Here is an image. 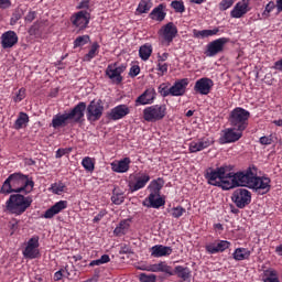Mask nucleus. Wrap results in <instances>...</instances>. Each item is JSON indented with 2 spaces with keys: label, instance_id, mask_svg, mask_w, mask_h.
I'll return each instance as SVG.
<instances>
[{
  "label": "nucleus",
  "instance_id": "nucleus-1",
  "mask_svg": "<svg viewBox=\"0 0 282 282\" xmlns=\"http://www.w3.org/2000/svg\"><path fill=\"white\" fill-rule=\"evenodd\" d=\"M272 180L268 176H257L256 167H248L245 171L239 172L238 176V187L243 186L246 188H251L258 195H265L270 193L272 188Z\"/></svg>",
  "mask_w": 282,
  "mask_h": 282
},
{
  "label": "nucleus",
  "instance_id": "nucleus-2",
  "mask_svg": "<svg viewBox=\"0 0 282 282\" xmlns=\"http://www.w3.org/2000/svg\"><path fill=\"white\" fill-rule=\"evenodd\" d=\"M228 166H220L217 169H208L205 177L212 186H219L223 191H230L237 188L239 184V172H229Z\"/></svg>",
  "mask_w": 282,
  "mask_h": 282
},
{
  "label": "nucleus",
  "instance_id": "nucleus-3",
  "mask_svg": "<svg viewBox=\"0 0 282 282\" xmlns=\"http://www.w3.org/2000/svg\"><path fill=\"white\" fill-rule=\"evenodd\" d=\"M34 191V181L22 173H13L3 182L1 195H11V193H32Z\"/></svg>",
  "mask_w": 282,
  "mask_h": 282
},
{
  "label": "nucleus",
  "instance_id": "nucleus-4",
  "mask_svg": "<svg viewBox=\"0 0 282 282\" xmlns=\"http://www.w3.org/2000/svg\"><path fill=\"white\" fill-rule=\"evenodd\" d=\"M32 196L12 194L6 203L7 210L12 215H23L32 206Z\"/></svg>",
  "mask_w": 282,
  "mask_h": 282
},
{
  "label": "nucleus",
  "instance_id": "nucleus-5",
  "mask_svg": "<svg viewBox=\"0 0 282 282\" xmlns=\"http://www.w3.org/2000/svg\"><path fill=\"white\" fill-rule=\"evenodd\" d=\"M249 119L250 111L238 107L230 112L229 123L231 127H235L237 131H246V129H248Z\"/></svg>",
  "mask_w": 282,
  "mask_h": 282
},
{
  "label": "nucleus",
  "instance_id": "nucleus-6",
  "mask_svg": "<svg viewBox=\"0 0 282 282\" xmlns=\"http://www.w3.org/2000/svg\"><path fill=\"white\" fill-rule=\"evenodd\" d=\"M166 117V105H153L143 109L145 122H159Z\"/></svg>",
  "mask_w": 282,
  "mask_h": 282
},
{
  "label": "nucleus",
  "instance_id": "nucleus-7",
  "mask_svg": "<svg viewBox=\"0 0 282 282\" xmlns=\"http://www.w3.org/2000/svg\"><path fill=\"white\" fill-rule=\"evenodd\" d=\"M151 182V176L147 173H135L130 175V180L128 182L129 191L131 193H135L138 191H142L147 184Z\"/></svg>",
  "mask_w": 282,
  "mask_h": 282
},
{
  "label": "nucleus",
  "instance_id": "nucleus-8",
  "mask_svg": "<svg viewBox=\"0 0 282 282\" xmlns=\"http://www.w3.org/2000/svg\"><path fill=\"white\" fill-rule=\"evenodd\" d=\"M127 69V66L124 64L118 65V63L109 64L105 70L106 76L111 80V83H115V85H120L122 83V74H124V70Z\"/></svg>",
  "mask_w": 282,
  "mask_h": 282
},
{
  "label": "nucleus",
  "instance_id": "nucleus-9",
  "mask_svg": "<svg viewBox=\"0 0 282 282\" xmlns=\"http://www.w3.org/2000/svg\"><path fill=\"white\" fill-rule=\"evenodd\" d=\"M231 200L237 208H246L252 202V193L246 188H238L232 193Z\"/></svg>",
  "mask_w": 282,
  "mask_h": 282
},
{
  "label": "nucleus",
  "instance_id": "nucleus-10",
  "mask_svg": "<svg viewBox=\"0 0 282 282\" xmlns=\"http://www.w3.org/2000/svg\"><path fill=\"white\" fill-rule=\"evenodd\" d=\"M102 111H105V106H102V100H93L86 108V116L89 122H96L99 118H102Z\"/></svg>",
  "mask_w": 282,
  "mask_h": 282
},
{
  "label": "nucleus",
  "instance_id": "nucleus-11",
  "mask_svg": "<svg viewBox=\"0 0 282 282\" xmlns=\"http://www.w3.org/2000/svg\"><path fill=\"white\" fill-rule=\"evenodd\" d=\"M228 41H229L228 37H219L217 40L212 41L210 43L207 44L205 55L208 56L209 58H213V56H217V54H221Z\"/></svg>",
  "mask_w": 282,
  "mask_h": 282
},
{
  "label": "nucleus",
  "instance_id": "nucleus-12",
  "mask_svg": "<svg viewBox=\"0 0 282 282\" xmlns=\"http://www.w3.org/2000/svg\"><path fill=\"white\" fill-rule=\"evenodd\" d=\"M39 237L34 236L26 242V247L22 254L24 259H39L41 252L39 251Z\"/></svg>",
  "mask_w": 282,
  "mask_h": 282
},
{
  "label": "nucleus",
  "instance_id": "nucleus-13",
  "mask_svg": "<svg viewBox=\"0 0 282 282\" xmlns=\"http://www.w3.org/2000/svg\"><path fill=\"white\" fill-rule=\"evenodd\" d=\"M159 36L162 37V41L167 45L173 43V39L177 36V26L173 22H170L159 30Z\"/></svg>",
  "mask_w": 282,
  "mask_h": 282
},
{
  "label": "nucleus",
  "instance_id": "nucleus-14",
  "mask_svg": "<svg viewBox=\"0 0 282 282\" xmlns=\"http://www.w3.org/2000/svg\"><path fill=\"white\" fill-rule=\"evenodd\" d=\"M215 143V140L210 137H203L197 141H192L189 143L188 150L189 153H199V151H204V149H208L212 144Z\"/></svg>",
  "mask_w": 282,
  "mask_h": 282
},
{
  "label": "nucleus",
  "instance_id": "nucleus-15",
  "mask_svg": "<svg viewBox=\"0 0 282 282\" xmlns=\"http://www.w3.org/2000/svg\"><path fill=\"white\" fill-rule=\"evenodd\" d=\"M243 135V130H237V128L232 127L224 130L223 138L220 139L223 144H230L232 142H237L241 140Z\"/></svg>",
  "mask_w": 282,
  "mask_h": 282
},
{
  "label": "nucleus",
  "instance_id": "nucleus-16",
  "mask_svg": "<svg viewBox=\"0 0 282 282\" xmlns=\"http://www.w3.org/2000/svg\"><path fill=\"white\" fill-rule=\"evenodd\" d=\"M214 85H215V83L213 82V79L203 77V78L196 80L194 90L197 94H200V96H208V94H210V90L213 89Z\"/></svg>",
  "mask_w": 282,
  "mask_h": 282
},
{
  "label": "nucleus",
  "instance_id": "nucleus-17",
  "mask_svg": "<svg viewBox=\"0 0 282 282\" xmlns=\"http://www.w3.org/2000/svg\"><path fill=\"white\" fill-rule=\"evenodd\" d=\"M145 272H163L167 276H173V267L169 265L166 261H160L159 263L150 264L148 267L141 268Z\"/></svg>",
  "mask_w": 282,
  "mask_h": 282
},
{
  "label": "nucleus",
  "instance_id": "nucleus-18",
  "mask_svg": "<svg viewBox=\"0 0 282 282\" xmlns=\"http://www.w3.org/2000/svg\"><path fill=\"white\" fill-rule=\"evenodd\" d=\"M70 21L78 30H85L89 25V13L87 11H78L70 18Z\"/></svg>",
  "mask_w": 282,
  "mask_h": 282
},
{
  "label": "nucleus",
  "instance_id": "nucleus-19",
  "mask_svg": "<svg viewBox=\"0 0 282 282\" xmlns=\"http://www.w3.org/2000/svg\"><path fill=\"white\" fill-rule=\"evenodd\" d=\"M156 96L158 93H155V88L145 89L144 93L135 99V107H140V105H153Z\"/></svg>",
  "mask_w": 282,
  "mask_h": 282
},
{
  "label": "nucleus",
  "instance_id": "nucleus-20",
  "mask_svg": "<svg viewBox=\"0 0 282 282\" xmlns=\"http://www.w3.org/2000/svg\"><path fill=\"white\" fill-rule=\"evenodd\" d=\"M248 12H250V2L248 0H241L237 2L230 11V17L231 19H241V17H245Z\"/></svg>",
  "mask_w": 282,
  "mask_h": 282
},
{
  "label": "nucleus",
  "instance_id": "nucleus-21",
  "mask_svg": "<svg viewBox=\"0 0 282 282\" xmlns=\"http://www.w3.org/2000/svg\"><path fill=\"white\" fill-rule=\"evenodd\" d=\"M230 248V241L228 240H216L205 246L206 252L208 254H217V252H224Z\"/></svg>",
  "mask_w": 282,
  "mask_h": 282
},
{
  "label": "nucleus",
  "instance_id": "nucleus-22",
  "mask_svg": "<svg viewBox=\"0 0 282 282\" xmlns=\"http://www.w3.org/2000/svg\"><path fill=\"white\" fill-rule=\"evenodd\" d=\"M86 109H87V104H85L84 101H80L66 115L68 116L69 120H73V122H80L83 118H85Z\"/></svg>",
  "mask_w": 282,
  "mask_h": 282
},
{
  "label": "nucleus",
  "instance_id": "nucleus-23",
  "mask_svg": "<svg viewBox=\"0 0 282 282\" xmlns=\"http://www.w3.org/2000/svg\"><path fill=\"white\" fill-rule=\"evenodd\" d=\"M19 43V35L14 31H7L1 35V45L3 50H10Z\"/></svg>",
  "mask_w": 282,
  "mask_h": 282
},
{
  "label": "nucleus",
  "instance_id": "nucleus-24",
  "mask_svg": "<svg viewBox=\"0 0 282 282\" xmlns=\"http://www.w3.org/2000/svg\"><path fill=\"white\" fill-rule=\"evenodd\" d=\"M166 204L164 198L160 197V194L150 193L148 198L143 200V206L147 208H162Z\"/></svg>",
  "mask_w": 282,
  "mask_h": 282
},
{
  "label": "nucleus",
  "instance_id": "nucleus-25",
  "mask_svg": "<svg viewBox=\"0 0 282 282\" xmlns=\"http://www.w3.org/2000/svg\"><path fill=\"white\" fill-rule=\"evenodd\" d=\"M131 110L129 109V106L119 105L110 110L109 118L110 120H122V118H126V116H129Z\"/></svg>",
  "mask_w": 282,
  "mask_h": 282
},
{
  "label": "nucleus",
  "instance_id": "nucleus-26",
  "mask_svg": "<svg viewBox=\"0 0 282 282\" xmlns=\"http://www.w3.org/2000/svg\"><path fill=\"white\" fill-rule=\"evenodd\" d=\"M151 257L155 259H161L162 257H171L173 254V248L164 245H155L151 249Z\"/></svg>",
  "mask_w": 282,
  "mask_h": 282
},
{
  "label": "nucleus",
  "instance_id": "nucleus-27",
  "mask_svg": "<svg viewBox=\"0 0 282 282\" xmlns=\"http://www.w3.org/2000/svg\"><path fill=\"white\" fill-rule=\"evenodd\" d=\"M186 87H188V78H183L174 83L170 87V96H184L186 94Z\"/></svg>",
  "mask_w": 282,
  "mask_h": 282
},
{
  "label": "nucleus",
  "instance_id": "nucleus-28",
  "mask_svg": "<svg viewBox=\"0 0 282 282\" xmlns=\"http://www.w3.org/2000/svg\"><path fill=\"white\" fill-rule=\"evenodd\" d=\"M67 208V200H59L55 203L51 208H48L43 217L44 219H52L55 217V215H58V213H62V210H65Z\"/></svg>",
  "mask_w": 282,
  "mask_h": 282
},
{
  "label": "nucleus",
  "instance_id": "nucleus-29",
  "mask_svg": "<svg viewBox=\"0 0 282 282\" xmlns=\"http://www.w3.org/2000/svg\"><path fill=\"white\" fill-rule=\"evenodd\" d=\"M149 18L152 21H158L159 23H162V21L166 19V4L160 3L150 12Z\"/></svg>",
  "mask_w": 282,
  "mask_h": 282
},
{
  "label": "nucleus",
  "instance_id": "nucleus-30",
  "mask_svg": "<svg viewBox=\"0 0 282 282\" xmlns=\"http://www.w3.org/2000/svg\"><path fill=\"white\" fill-rule=\"evenodd\" d=\"M110 166L113 173H127L131 166V159L124 158L120 161H115L110 163Z\"/></svg>",
  "mask_w": 282,
  "mask_h": 282
},
{
  "label": "nucleus",
  "instance_id": "nucleus-31",
  "mask_svg": "<svg viewBox=\"0 0 282 282\" xmlns=\"http://www.w3.org/2000/svg\"><path fill=\"white\" fill-rule=\"evenodd\" d=\"M182 279V281H191L192 271L191 268L184 265H176L173 270V276Z\"/></svg>",
  "mask_w": 282,
  "mask_h": 282
},
{
  "label": "nucleus",
  "instance_id": "nucleus-32",
  "mask_svg": "<svg viewBox=\"0 0 282 282\" xmlns=\"http://www.w3.org/2000/svg\"><path fill=\"white\" fill-rule=\"evenodd\" d=\"M70 120L67 113L55 115L52 119L53 129H61V127H67V121Z\"/></svg>",
  "mask_w": 282,
  "mask_h": 282
},
{
  "label": "nucleus",
  "instance_id": "nucleus-33",
  "mask_svg": "<svg viewBox=\"0 0 282 282\" xmlns=\"http://www.w3.org/2000/svg\"><path fill=\"white\" fill-rule=\"evenodd\" d=\"M129 228H131V220L123 219L115 228L113 235H116V237H122V235H127V232H129Z\"/></svg>",
  "mask_w": 282,
  "mask_h": 282
},
{
  "label": "nucleus",
  "instance_id": "nucleus-34",
  "mask_svg": "<svg viewBox=\"0 0 282 282\" xmlns=\"http://www.w3.org/2000/svg\"><path fill=\"white\" fill-rule=\"evenodd\" d=\"M193 34L195 39H208L209 36H216V34H219V28L202 31L194 30Z\"/></svg>",
  "mask_w": 282,
  "mask_h": 282
},
{
  "label": "nucleus",
  "instance_id": "nucleus-35",
  "mask_svg": "<svg viewBox=\"0 0 282 282\" xmlns=\"http://www.w3.org/2000/svg\"><path fill=\"white\" fill-rule=\"evenodd\" d=\"M250 250L246 248H237L234 251V259L235 261H246V259H250Z\"/></svg>",
  "mask_w": 282,
  "mask_h": 282
},
{
  "label": "nucleus",
  "instance_id": "nucleus-36",
  "mask_svg": "<svg viewBox=\"0 0 282 282\" xmlns=\"http://www.w3.org/2000/svg\"><path fill=\"white\" fill-rule=\"evenodd\" d=\"M111 202L116 206H120V204L124 203V192L120 189V187H115L112 191Z\"/></svg>",
  "mask_w": 282,
  "mask_h": 282
},
{
  "label": "nucleus",
  "instance_id": "nucleus-37",
  "mask_svg": "<svg viewBox=\"0 0 282 282\" xmlns=\"http://www.w3.org/2000/svg\"><path fill=\"white\" fill-rule=\"evenodd\" d=\"M153 54V46L151 44H144L139 48V56L141 61H149Z\"/></svg>",
  "mask_w": 282,
  "mask_h": 282
},
{
  "label": "nucleus",
  "instance_id": "nucleus-38",
  "mask_svg": "<svg viewBox=\"0 0 282 282\" xmlns=\"http://www.w3.org/2000/svg\"><path fill=\"white\" fill-rule=\"evenodd\" d=\"M28 122H30V117L25 112H20L18 119L14 122V129H23V127H28Z\"/></svg>",
  "mask_w": 282,
  "mask_h": 282
},
{
  "label": "nucleus",
  "instance_id": "nucleus-39",
  "mask_svg": "<svg viewBox=\"0 0 282 282\" xmlns=\"http://www.w3.org/2000/svg\"><path fill=\"white\" fill-rule=\"evenodd\" d=\"M99 50L100 45L97 42H94L89 52L84 56V61L86 63H90L93 58H96V56H98Z\"/></svg>",
  "mask_w": 282,
  "mask_h": 282
},
{
  "label": "nucleus",
  "instance_id": "nucleus-40",
  "mask_svg": "<svg viewBox=\"0 0 282 282\" xmlns=\"http://www.w3.org/2000/svg\"><path fill=\"white\" fill-rule=\"evenodd\" d=\"M82 166H84L87 173H94L96 169V161L89 156H86L82 160Z\"/></svg>",
  "mask_w": 282,
  "mask_h": 282
},
{
  "label": "nucleus",
  "instance_id": "nucleus-41",
  "mask_svg": "<svg viewBox=\"0 0 282 282\" xmlns=\"http://www.w3.org/2000/svg\"><path fill=\"white\" fill-rule=\"evenodd\" d=\"M151 193H156L160 194V191H162V188H164V180L159 177L158 180H154L150 183L149 186Z\"/></svg>",
  "mask_w": 282,
  "mask_h": 282
},
{
  "label": "nucleus",
  "instance_id": "nucleus-42",
  "mask_svg": "<svg viewBox=\"0 0 282 282\" xmlns=\"http://www.w3.org/2000/svg\"><path fill=\"white\" fill-rule=\"evenodd\" d=\"M170 8H172V10L177 14H184V12H186V6H184V1L182 0H173Z\"/></svg>",
  "mask_w": 282,
  "mask_h": 282
},
{
  "label": "nucleus",
  "instance_id": "nucleus-43",
  "mask_svg": "<svg viewBox=\"0 0 282 282\" xmlns=\"http://www.w3.org/2000/svg\"><path fill=\"white\" fill-rule=\"evenodd\" d=\"M150 10H151V2L147 0H141L139 2V6L137 8V12H139V14H147V12H149Z\"/></svg>",
  "mask_w": 282,
  "mask_h": 282
},
{
  "label": "nucleus",
  "instance_id": "nucleus-44",
  "mask_svg": "<svg viewBox=\"0 0 282 282\" xmlns=\"http://www.w3.org/2000/svg\"><path fill=\"white\" fill-rule=\"evenodd\" d=\"M66 186L63 182L54 183L51 185V191L54 195H61V193H65Z\"/></svg>",
  "mask_w": 282,
  "mask_h": 282
},
{
  "label": "nucleus",
  "instance_id": "nucleus-45",
  "mask_svg": "<svg viewBox=\"0 0 282 282\" xmlns=\"http://www.w3.org/2000/svg\"><path fill=\"white\" fill-rule=\"evenodd\" d=\"M89 42V35H80L74 41V47H83Z\"/></svg>",
  "mask_w": 282,
  "mask_h": 282
},
{
  "label": "nucleus",
  "instance_id": "nucleus-46",
  "mask_svg": "<svg viewBox=\"0 0 282 282\" xmlns=\"http://www.w3.org/2000/svg\"><path fill=\"white\" fill-rule=\"evenodd\" d=\"M276 8V3H274V1H270L265 8L264 11L262 12V17L264 19H270V13L273 12Z\"/></svg>",
  "mask_w": 282,
  "mask_h": 282
},
{
  "label": "nucleus",
  "instance_id": "nucleus-47",
  "mask_svg": "<svg viewBox=\"0 0 282 282\" xmlns=\"http://www.w3.org/2000/svg\"><path fill=\"white\" fill-rule=\"evenodd\" d=\"M184 213H186V208H184L182 206L173 207L171 209V215H172V217H174V219H180V217H182V215H184Z\"/></svg>",
  "mask_w": 282,
  "mask_h": 282
},
{
  "label": "nucleus",
  "instance_id": "nucleus-48",
  "mask_svg": "<svg viewBox=\"0 0 282 282\" xmlns=\"http://www.w3.org/2000/svg\"><path fill=\"white\" fill-rule=\"evenodd\" d=\"M235 6V0H221L218 4V8L221 12H225V10H228Z\"/></svg>",
  "mask_w": 282,
  "mask_h": 282
},
{
  "label": "nucleus",
  "instance_id": "nucleus-49",
  "mask_svg": "<svg viewBox=\"0 0 282 282\" xmlns=\"http://www.w3.org/2000/svg\"><path fill=\"white\" fill-rule=\"evenodd\" d=\"M139 280H140V282H155V281H158V275L141 273L139 275Z\"/></svg>",
  "mask_w": 282,
  "mask_h": 282
},
{
  "label": "nucleus",
  "instance_id": "nucleus-50",
  "mask_svg": "<svg viewBox=\"0 0 282 282\" xmlns=\"http://www.w3.org/2000/svg\"><path fill=\"white\" fill-rule=\"evenodd\" d=\"M64 276H69V271L67 270V267L54 273V281H61V279H63Z\"/></svg>",
  "mask_w": 282,
  "mask_h": 282
},
{
  "label": "nucleus",
  "instance_id": "nucleus-51",
  "mask_svg": "<svg viewBox=\"0 0 282 282\" xmlns=\"http://www.w3.org/2000/svg\"><path fill=\"white\" fill-rule=\"evenodd\" d=\"M156 69L159 72V76H164L169 72L167 63H156Z\"/></svg>",
  "mask_w": 282,
  "mask_h": 282
},
{
  "label": "nucleus",
  "instance_id": "nucleus-52",
  "mask_svg": "<svg viewBox=\"0 0 282 282\" xmlns=\"http://www.w3.org/2000/svg\"><path fill=\"white\" fill-rule=\"evenodd\" d=\"M159 94H161V96H163V98H166V96H171V88H169V86H166V84H161L159 86Z\"/></svg>",
  "mask_w": 282,
  "mask_h": 282
},
{
  "label": "nucleus",
  "instance_id": "nucleus-53",
  "mask_svg": "<svg viewBox=\"0 0 282 282\" xmlns=\"http://www.w3.org/2000/svg\"><path fill=\"white\" fill-rule=\"evenodd\" d=\"M25 98V88H20L13 97V102H21Z\"/></svg>",
  "mask_w": 282,
  "mask_h": 282
},
{
  "label": "nucleus",
  "instance_id": "nucleus-54",
  "mask_svg": "<svg viewBox=\"0 0 282 282\" xmlns=\"http://www.w3.org/2000/svg\"><path fill=\"white\" fill-rule=\"evenodd\" d=\"M107 215V210L106 209H101L98 215H96L93 219L94 224H98L105 216Z\"/></svg>",
  "mask_w": 282,
  "mask_h": 282
},
{
  "label": "nucleus",
  "instance_id": "nucleus-55",
  "mask_svg": "<svg viewBox=\"0 0 282 282\" xmlns=\"http://www.w3.org/2000/svg\"><path fill=\"white\" fill-rule=\"evenodd\" d=\"M166 61H169V53H163V54L158 53L156 63H166Z\"/></svg>",
  "mask_w": 282,
  "mask_h": 282
},
{
  "label": "nucleus",
  "instance_id": "nucleus-56",
  "mask_svg": "<svg viewBox=\"0 0 282 282\" xmlns=\"http://www.w3.org/2000/svg\"><path fill=\"white\" fill-rule=\"evenodd\" d=\"M36 19V12L35 11H30L25 18H24V21L26 23H32V21H34Z\"/></svg>",
  "mask_w": 282,
  "mask_h": 282
},
{
  "label": "nucleus",
  "instance_id": "nucleus-57",
  "mask_svg": "<svg viewBox=\"0 0 282 282\" xmlns=\"http://www.w3.org/2000/svg\"><path fill=\"white\" fill-rule=\"evenodd\" d=\"M138 74H140V66L138 65L132 66L129 72V76H131L132 78H135Z\"/></svg>",
  "mask_w": 282,
  "mask_h": 282
},
{
  "label": "nucleus",
  "instance_id": "nucleus-58",
  "mask_svg": "<svg viewBox=\"0 0 282 282\" xmlns=\"http://www.w3.org/2000/svg\"><path fill=\"white\" fill-rule=\"evenodd\" d=\"M89 0H82L78 4V10H89Z\"/></svg>",
  "mask_w": 282,
  "mask_h": 282
},
{
  "label": "nucleus",
  "instance_id": "nucleus-59",
  "mask_svg": "<svg viewBox=\"0 0 282 282\" xmlns=\"http://www.w3.org/2000/svg\"><path fill=\"white\" fill-rule=\"evenodd\" d=\"M10 6H12L10 0H0V8L2 10H7V8H10Z\"/></svg>",
  "mask_w": 282,
  "mask_h": 282
},
{
  "label": "nucleus",
  "instance_id": "nucleus-60",
  "mask_svg": "<svg viewBox=\"0 0 282 282\" xmlns=\"http://www.w3.org/2000/svg\"><path fill=\"white\" fill-rule=\"evenodd\" d=\"M69 153V150L67 149H58L56 151L55 158H63V155H67Z\"/></svg>",
  "mask_w": 282,
  "mask_h": 282
},
{
  "label": "nucleus",
  "instance_id": "nucleus-61",
  "mask_svg": "<svg viewBox=\"0 0 282 282\" xmlns=\"http://www.w3.org/2000/svg\"><path fill=\"white\" fill-rule=\"evenodd\" d=\"M260 144H264V145L272 144V139L269 137H261Z\"/></svg>",
  "mask_w": 282,
  "mask_h": 282
},
{
  "label": "nucleus",
  "instance_id": "nucleus-62",
  "mask_svg": "<svg viewBox=\"0 0 282 282\" xmlns=\"http://www.w3.org/2000/svg\"><path fill=\"white\" fill-rule=\"evenodd\" d=\"M101 264L109 263L111 261V258H109V254H104L99 258Z\"/></svg>",
  "mask_w": 282,
  "mask_h": 282
},
{
  "label": "nucleus",
  "instance_id": "nucleus-63",
  "mask_svg": "<svg viewBox=\"0 0 282 282\" xmlns=\"http://www.w3.org/2000/svg\"><path fill=\"white\" fill-rule=\"evenodd\" d=\"M273 69H278V72H282V58L274 63Z\"/></svg>",
  "mask_w": 282,
  "mask_h": 282
},
{
  "label": "nucleus",
  "instance_id": "nucleus-64",
  "mask_svg": "<svg viewBox=\"0 0 282 282\" xmlns=\"http://www.w3.org/2000/svg\"><path fill=\"white\" fill-rule=\"evenodd\" d=\"M276 11H278V14H280V12H282V0H276Z\"/></svg>",
  "mask_w": 282,
  "mask_h": 282
}]
</instances>
